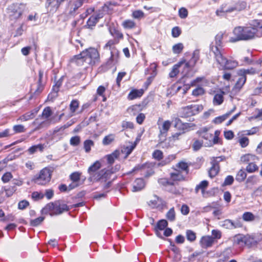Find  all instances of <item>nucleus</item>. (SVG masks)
Wrapping results in <instances>:
<instances>
[{"label":"nucleus","mask_w":262,"mask_h":262,"mask_svg":"<svg viewBox=\"0 0 262 262\" xmlns=\"http://www.w3.org/2000/svg\"><path fill=\"white\" fill-rule=\"evenodd\" d=\"M13 135L23 133L26 131L25 126L22 124H16L13 126Z\"/></svg>","instance_id":"6e6d98bb"},{"label":"nucleus","mask_w":262,"mask_h":262,"mask_svg":"<svg viewBox=\"0 0 262 262\" xmlns=\"http://www.w3.org/2000/svg\"><path fill=\"white\" fill-rule=\"evenodd\" d=\"M157 67L158 64L156 62L151 63L149 68L146 70L145 74L149 73L150 75L156 77L157 75Z\"/></svg>","instance_id":"a18cd8bd"},{"label":"nucleus","mask_w":262,"mask_h":262,"mask_svg":"<svg viewBox=\"0 0 262 262\" xmlns=\"http://www.w3.org/2000/svg\"><path fill=\"white\" fill-rule=\"evenodd\" d=\"M84 2L83 0L70 1L67 6L69 10V14L71 15L75 14L78 9L82 6Z\"/></svg>","instance_id":"a211bd4d"},{"label":"nucleus","mask_w":262,"mask_h":262,"mask_svg":"<svg viewBox=\"0 0 262 262\" xmlns=\"http://www.w3.org/2000/svg\"><path fill=\"white\" fill-rule=\"evenodd\" d=\"M224 92L221 91L220 93H217L214 95L213 98V104L214 105H220L222 104L224 101Z\"/></svg>","instance_id":"e433bc0d"},{"label":"nucleus","mask_w":262,"mask_h":262,"mask_svg":"<svg viewBox=\"0 0 262 262\" xmlns=\"http://www.w3.org/2000/svg\"><path fill=\"white\" fill-rule=\"evenodd\" d=\"M135 143L132 144L129 146H123L121 148V152L124 155V159H126L129 155L132 152L133 150L136 147Z\"/></svg>","instance_id":"f704fd0d"},{"label":"nucleus","mask_w":262,"mask_h":262,"mask_svg":"<svg viewBox=\"0 0 262 262\" xmlns=\"http://www.w3.org/2000/svg\"><path fill=\"white\" fill-rule=\"evenodd\" d=\"M162 120V118H159L157 122V125L159 126V129L158 137L159 138V140H161V142L165 140L166 137L167 136V133L171 126L172 122V121L169 120H165L162 124L161 126H160L159 122Z\"/></svg>","instance_id":"9d476101"},{"label":"nucleus","mask_w":262,"mask_h":262,"mask_svg":"<svg viewBox=\"0 0 262 262\" xmlns=\"http://www.w3.org/2000/svg\"><path fill=\"white\" fill-rule=\"evenodd\" d=\"M259 158L255 155L251 154H246L241 157V161L244 164H248L252 162H257L259 161Z\"/></svg>","instance_id":"b1692460"},{"label":"nucleus","mask_w":262,"mask_h":262,"mask_svg":"<svg viewBox=\"0 0 262 262\" xmlns=\"http://www.w3.org/2000/svg\"><path fill=\"white\" fill-rule=\"evenodd\" d=\"M53 112L50 106L45 107L41 113L40 117L48 121L49 123H54L55 122L52 119H50V117L52 115Z\"/></svg>","instance_id":"bb28decb"},{"label":"nucleus","mask_w":262,"mask_h":262,"mask_svg":"<svg viewBox=\"0 0 262 262\" xmlns=\"http://www.w3.org/2000/svg\"><path fill=\"white\" fill-rule=\"evenodd\" d=\"M115 135L114 134H110L105 136L102 140V144L104 145H108L111 144L115 141Z\"/></svg>","instance_id":"3c124183"},{"label":"nucleus","mask_w":262,"mask_h":262,"mask_svg":"<svg viewBox=\"0 0 262 262\" xmlns=\"http://www.w3.org/2000/svg\"><path fill=\"white\" fill-rule=\"evenodd\" d=\"M114 56L113 55V51L111 52V56L107 59V60L101 66V67L105 69V70H108L116 65L117 63V60L114 59Z\"/></svg>","instance_id":"c756f323"},{"label":"nucleus","mask_w":262,"mask_h":262,"mask_svg":"<svg viewBox=\"0 0 262 262\" xmlns=\"http://www.w3.org/2000/svg\"><path fill=\"white\" fill-rule=\"evenodd\" d=\"M242 218L246 222H251L255 220V217L252 212H245L243 213Z\"/></svg>","instance_id":"680f3d73"},{"label":"nucleus","mask_w":262,"mask_h":262,"mask_svg":"<svg viewBox=\"0 0 262 262\" xmlns=\"http://www.w3.org/2000/svg\"><path fill=\"white\" fill-rule=\"evenodd\" d=\"M63 79V76L61 77L57 81H56L55 84L53 86L52 91L55 92L56 94L59 91L60 88L62 84Z\"/></svg>","instance_id":"052dcab7"},{"label":"nucleus","mask_w":262,"mask_h":262,"mask_svg":"<svg viewBox=\"0 0 262 262\" xmlns=\"http://www.w3.org/2000/svg\"><path fill=\"white\" fill-rule=\"evenodd\" d=\"M186 236L187 239L190 242L195 241L196 237L195 233L191 230H187L186 231Z\"/></svg>","instance_id":"69168bd1"},{"label":"nucleus","mask_w":262,"mask_h":262,"mask_svg":"<svg viewBox=\"0 0 262 262\" xmlns=\"http://www.w3.org/2000/svg\"><path fill=\"white\" fill-rule=\"evenodd\" d=\"M110 33L112 36L115 37V40H118L119 42L120 40L123 39V34L118 29L116 28L112 29L110 30Z\"/></svg>","instance_id":"79ce46f5"},{"label":"nucleus","mask_w":262,"mask_h":262,"mask_svg":"<svg viewBox=\"0 0 262 262\" xmlns=\"http://www.w3.org/2000/svg\"><path fill=\"white\" fill-rule=\"evenodd\" d=\"M200 59V52L199 50H195L191 59L189 60L192 63V66H195Z\"/></svg>","instance_id":"338daca9"},{"label":"nucleus","mask_w":262,"mask_h":262,"mask_svg":"<svg viewBox=\"0 0 262 262\" xmlns=\"http://www.w3.org/2000/svg\"><path fill=\"white\" fill-rule=\"evenodd\" d=\"M247 7V3L243 1H237L234 7H231L233 12L234 11H241L246 9Z\"/></svg>","instance_id":"37998d69"},{"label":"nucleus","mask_w":262,"mask_h":262,"mask_svg":"<svg viewBox=\"0 0 262 262\" xmlns=\"http://www.w3.org/2000/svg\"><path fill=\"white\" fill-rule=\"evenodd\" d=\"M45 196V194L41 192L38 191H33L31 193V198L34 201H37L39 200H40L42 199Z\"/></svg>","instance_id":"0e129e2a"},{"label":"nucleus","mask_w":262,"mask_h":262,"mask_svg":"<svg viewBox=\"0 0 262 262\" xmlns=\"http://www.w3.org/2000/svg\"><path fill=\"white\" fill-rule=\"evenodd\" d=\"M44 89V85L41 83L37 82V89L31 95L30 97L29 98V100H31L32 99L38 96L39 95L41 92L43 91Z\"/></svg>","instance_id":"de8ad7c7"},{"label":"nucleus","mask_w":262,"mask_h":262,"mask_svg":"<svg viewBox=\"0 0 262 262\" xmlns=\"http://www.w3.org/2000/svg\"><path fill=\"white\" fill-rule=\"evenodd\" d=\"M172 168L174 170V171L170 173L169 178L171 182L173 183L174 186L178 182L185 181V177L181 170L174 168Z\"/></svg>","instance_id":"f3484780"},{"label":"nucleus","mask_w":262,"mask_h":262,"mask_svg":"<svg viewBox=\"0 0 262 262\" xmlns=\"http://www.w3.org/2000/svg\"><path fill=\"white\" fill-rule=\"evenodd\" d=\"M247 177V173L245 169H241L237 172L235 176V180L238 182H242L245 181Z\"/></svg>","instance_id":"49530a36"},{"label":"nucleus","mask_w":262,"mask_h":262,"mask_svg":"<svg viewBox=\"0 0 262 262\" xmlns=\"http://www.w3.org/2000/svg\"><path fill=\"white\" fill-rule=\"evenodd\" d=\"M189 164L184 161H180L176 165V167L181 171V172L184 171L186 174H188L189 172Z\"/></svg>","instance_id":"a19ab883"},{"label":"nucleus","mask_w":262,"mask_h":262,"mask_svg":"<svg viewBox=\"0 0 262 262\" xmlns=\"http://www.w3.org/2000/svg\"><path fill=\"white\" fill-rule=\"evenodd\" d=\"M172 122H173V127L177 130V132L183 134L193 130L196 127L195 124L184 122L179 117L173 118Z\"/></svg>","instance_id":"423d86ee"},{"label":"nucleus","mask_w":262,"mask_h":262,"mask_svg":"<svg viewBox=\"0 0 262 262\" xmlns=\"http://www.w3.org/2000/svg\"><path fill=\"white\" fill-rule=\"evenodd\" d=\"M225 159L224 156L213 157L211 161V166L208 171L209 176L213 178L217 176L220 170V162Z\"/></svg>","instance_id":"9b49d317"},{"label":"nucleus","mask_w":262,"mask_h":262,"mask_svg":"<svg viewBox=\"0 0 262 262\" xmlns=\"http://www.w3.org/2000/svg\"><path fill=\"white\" fill-rule=\"evenodd\" d=\"M232 33L233 36L229 38V42L232 43L241 40H251L255 36L254 29L250 27H236Z\"/></svg>","instance_id":"f03ea898"},{"label":"nucleus","mask_w":262,"mask_h":262,"mask_svg":"<svg viewBox=\"0 0 262 262\" xmlns=\"http://www.w3.org/2000/svg\"><path fill=\"white\" fill-rule=\"evenodd\" d=\"M215 243V240L210 235L203 236L200 241L201 247L204 249H207L212 246Z\"/></svg>","instance_id":"6ab92c4d"},{"label":"nucleus","mask_w":262,"mask_h":262,"mask_svg":"<svg viewBox=\"0 0 262 262\" xmlns=\"http://www.w3.org/2000/svg\"><path fill=\"white\" fill-rule=\"evenodd\" d=\"M237 75L238 76V78L235 83L234 89L239 90L243 87L245 83H246L247 80V77L243 75L238 71L237 72Z\"/></svg>","instance_id":"c85d7f7f"},{"label":"nucleus","mask_w":262,"mask_h":262,"mask_svg":"<svg viewBox=\"0 0 262 262\" xmlns=\"http://www.w3.org/2000/svg\"><path fill=\"white\" fill-rule=\"evenodd\" d=\"M232 12H233V9L231 8V7H228L227 3H223L215 11V14L218 16H221L227 13H231Z\"/></svg>","instance_id":"393cba45"},{"label":"nucleus","mask_w":262,"mask_h":262,"mask_svg":"<svg viewBox=\"0 0 262 262\" xmlns=\"http://www.w3.org/2000/svg\"><path fill=\"white\" fill-rule=\"evenodd\" d=\"M245 236L244 234H238L235 235L233 237L234 245L238 246L239 247L244 248L246 246Z\"/></svg>","instance_id":"a878e982"},{"label":"nucleus","mask_w":262,"mask_h":262,"mask_svg":"<svg viewBox=\"0 0 262 262\" xmlns=\"http://www.w3.org/2000/svg\"><path fill=\"white\" fill-rule=\"evenodd\" d=\"M44 148L45 146L43 144H38L37 145H33L29 147L28 149V151L29 154L32 155L36 152L37 150H39L40 152L43 151Z\"/></svg>","instance_id":"c03bdc74"},{"label":"nucleus","mask_w":262,"mask_h":262,"mask_svg":"<svg viewBox=\"0 0 262 262\" xmlns=\"http://www.w3.org/2000/svg\"><path fill=\"white\" fill-rule=\"evenodd\" d=\"M158 182L160 185L163 187H167L168 186H173V183L171 182L170 178H162L158 180Z\"/></svg>","instance_id":"603ef678"},{"label":"nucleus","mask_w":262,"mask_h":262,"mask_svg":"<svg viewBox=\"0 0 262 262\" xmlns=\"http://www.w3.org/2000/svg\"><path fill=\"white\" fill-rule=\"evenodd\" d=\"M225 60H223L221 66H223V69L224 70H232L236 68L238 65V62L235 60L227 59L224 57Z\"/></svg>","instance_id":"aec40b11"},{"label":"nucleus","mask_w":262,"mask_h":262,"mask_svg":"<svg viewBox=\"0 0 262 262\" xmlns=\"http://www.w3.org/2000/svg\"><path fill=\"white\" fill-rule=\"evenodd\" d=\"M94 142L93 140L88 139L83 142V148L86 153H89L91 150V147L94 146Z\"/></svg>","instance_id":"864d4df0"},{"label":"nucleus","mask_w":262,"mask_h":262,"mask_svg":"<svg viewBox=\"0 0 262 262\" xmlns=\"http://www.w3.org/2000/svg\"><path fill=\"white\" fill-rule=\"evenodd\" d=\"M256 162H252L248 164L246 167V170L249 173H252L258 170V166L256 164Z\"/></svg>","instance_id":"5fc2aeb1"},{"label":"nucleus","mask_w":262,"mask_h":262,"mask_svg":"<svg viewBox=\"0 0 262 262\" xmlns=\"http://www.w3.org/2000/svg\"><path fill=\"white\" fill-rule=\"evenodd\" d=\"M167 225L168 222L166 220L164 219L159 220L157 222L154 229L156 235L158 236H160V231L165 229Z\"/></svg>","instance_id":"7c9ffc66"},{"label":"nucleus","mask_w":262,"mask_h":262,"mask_svg":"<svg viewBox=\"0 0 262 262\" xmlns=\"http://www.w3.org/2000/svg\"><path fill=\"white\" fill-rule=\"evenodd\" d=\"M39 110L38 108H35L31 110L30 112H28L24 114L19 116L17 121H20L21 122H25L33 119L36 115L37 114Z\"/></svg>","instance_id":"412c9836"},{"label":"nucleus","mask_w":262,"mask_h":262,"mask_svg":"<svg viewBox=\"0 0 262 262\" xmlns=\"http://www.w3.org/2000/svg\"><path fill=\"white\" fill-rule=\"evenodd\" d=\"M108 85V83H106L105 86L100 85L98 87V88L97 89V90H96L97 94L98 96H101L103 98V100H102L103 101H105L106 100V98L105 96L104 95V93H105L106 89L107 88Z\"/></svg>","instance_id":"09e8293b"},{"label":"nucleus","mask_w":262,"mask_h":262,"mask_svg":"<svg viewBox=\"0 0 262 262\" xmlns=\"http://www.w3.org/2000/svg\"><path fill=\"white\" fill-rule=\"evenodd\" d=\"M23 12V10L17 4H12L7 9V13L11 20H15L20 18Z\"/></svg>","instance_id":"f8f14e48"},{"label":"nucleus","mask_w":262,"mask_h":262,"mask_svg":"<svg viewBox=\"0 0 262 262\" xmlns=\"http://www.w3.org/2000/svg\"><path fill=\"white\" fill-rule=\"evenodd\" d=\"M79 107V101L77 99H73L69 105V109L71 116L75 115V113Z\"/></svg>","instance_id":"4c0bfd02"},{"label":"nucleus","mask_w":262,"mask_h":262,"mask_svg":"<svg viewBox=\"0 0 262 262\" xmlns=\"http://www.w3.org/2000/svg\"><path fill=\"white\" fill-rule=\"evenodd\" d=\"M236 109V107L234 106L231 110L227 112L225 114L215 117L213 120V122L215 124H219L222 123L225 120H226L234 112Z\"/></svg>","instance_id":"cd10ccee"},{"label":"nucleus","mask_w":262,"mask_h":262,"mask_svg":"<svg viewBox=\"0 0 262 262\" xmlns=\"http://www.w3.org/2000/svg\"><path fill=\"white\" fill-rule=\"evenodd\" d=\"M183 62L184 61H180L172 67V70L169 73V76L170 78H174L177 76L179 73V68L183 64Z\"/></svg>","instance_id":"58836bf2"},{"label":"nucleus","mask_w":262,"mask_h":262,"mask_svg":"<svg viewBox=\"0 0 262 262\" xmlns=\"http://www.w3.org/2000/svg\"><path fill=\"white\" fill-rule=\"evenodd\" d=\"M70 210L69 207L62 201L58 200L47 204L41 209L43 214H49L51 216L58 215Z\"/></svg>","instance_id":"7ed1b4c3"},{"label":"nucleus","mask_w":262,"mask_h":262,"mask_svg":"<svg viewBox=\"0 0 262 262\" xmlns=\"http://www.w3.org/2000/svg\"><path fill=\"white\" fill-rule=\"evenodd\" d=\"M196 134L199 137L207 141V143L210 145H213L220 143V130H215L213 135L210 131L209 127L205 126L199 129L196 132Z\"/></svg>","instance_id":"20e7f679"},{"label":"nucleus","mask_w":262,"mask_h":262,"mask_svg":"<svg viewBox=\"0 0 262 262\" xmlns=\"http://www.w3.org/2000/svg\"><path fill=\"white\" fill-rule=\"evenodd\" d=\"M152 157L154 159L159 161V162L156 164L158 167H162L168 165L176 158L174 155H168L167 157L163 159V152L160 149L155 150L152 153Z\"/></svg>","instance_id":"0eeeda50"},{"label":"nucleus","mask_w":262,"mask_h":262,"mask_svg":"<svg viewBox=\"0 0 262 262\" xmlns=\"http://www.w3.org/2000/svg\"><path fill=\"white\" fill-rule=\"evenodd\" d=\"M71 61L79 66L87 64L93 67L100 62V53L95 48L89 47L79 54L73 56Z\"/></svg>","instance_id":"f257e3e1"},{"label":"nucleus","mask_w":262,"mask_h":262,"mask_svg":"<svg viewBox=\"0 0 262 262\" xmlns=\"http://www.w3.org/2000/svg\"><path fill=\"white\" fill-rule=\"evenodd\" d=\"M120 155V151L119 150H114L111 154L107 155V162L108 164L112 165L113 164L115 159L119 158Z\"/></svg>","instance_id":"ea45409f"},{"label":"nucleus","mask_w":262,"mask_h":262,"mask_svg":"<svg viewBox=\"0 0 262 262\" xmlns=\"http://www.w3.org/2000/svg\"><path fill=\"white\" fill-rule=\"evenodd\" d=\"M121 26L125 30H133L137 27L135 21L130 19H126L122 21Z\"/></svg>","instance_id":"72a5a7b5"},{"label":"nucleus","mask_w":262,"mask_h":262,"mask_svg":"<svg viewBox=\"0 0 262 262\" xmlns=\"http://www.w3.org/2000/svg\"><path fill=\"white\" fill-rule=\"evenodd\" d=\"M143 110V106L141 104H135L128 107L126 112L129 115L135 116L141 113Z\"/></svg>","instance_id":"4be33fe9"},{"label":"nucleus","mask_w":262,"mask_h":262,"mask_svg":"<svg viewBox=\"0 0 262 262\" xmlns=\"http://www.w3.org/2000/svg\"><path fill=\"white\" fill-rule=\"evenodd\" d=\"M103 17V14L97 12L92 15L88 19L84 27L86 29L93 30L98 23L99 19Z\"/></svg>","instance_id":"4468645a"},{"label":"nucleus","mask_w":262,"mask_h":262,"mask_svg":"<svg viewBox=\"0 0 262 262\" xmlns=\"http://www.w3.org/2000/svg\"><path fill=\"white\" fill-rule=\"evenodd\" d=\"M100 167L101 163L98 161H97L89 167L88 171L90 174H92L93 172H96L100 169Z\"/></svg>","instance_id":"4d7b16f0"},{"label":"nucleus","mask_w":262,"mask_h":262,"mask_svg":"<svg viewBox=\"0 0 262 262\" xmlns=\"http://www.w3.org/2000/svg\"><path fill=\"white\" fill-rule=\"evenodd\" d=\"M117 5V3L108 1L105 2L101 7V9L99 10L98 13L103 14V16L105 14H111L114 11V8Z\"/></svg>","instance_id":"dca6fc26"},{"label":"nucleus","mask_w":262,"mask_h":262,"mask_svg":"<svg viewBox=\"0 0 262 262\" xmlns=\"http://www.w3.org/2000/svg\"><path fill=\"white\" fill-rule=\"evenodd\" d=\"M246 246L248 247H252L256 246L257 244L261 241V238L260 235L253 234H246L245 235Z\"/></svg>","instance_id":"2eb2a0df"},{"label":"nucleus","mask_w":262,"mask_h":262,"mask_svg":"<svg viewBox=\"0 0 262 262\" xmlns=\"http://www.w3.org/2000/svg\"><path fill=\"white\" fill-rule=\"evenodd\" d=\"M144 93V90L141 89H132L127 95V99L128 100H133L141 98Z\"/></svg>","instance_id":"5701e85b"},{"label":"nucleus","mask_w":262,"mask_h":262,"mask_svg":"<svg viewBox=\"0 0 262 262\" xmlns=\"http://www.w3.org/2000/svg\"><path fill=\"white\" fill-rule=\"evenodd\" d=\"M203 110L202 104H191L181 108L180 112V117L186 118L197 115Z\"/></svg>","instance_id":"6e6552de"},{"label":"nucleus","mask_w":262,"mask_h":262,"mask_svg":"<svg viewBox=\"0 0 262 262\" xmlns=\"http://www.w3.org/2000/svg\"><path fill=\"white\" fill-rule=\"evenodd\" d=\"M156 165V163L150 162V163H145L142 165H137L135 166L133 170L128 172V173H131L132 172L136 170H139L145 168H149V170H147L145 173V177H149L155 173V171L154 170V168Z\"/></svg>","instance_id":"ddd939ff"},{"label":"nucleus","mask_w":262,"mask_h":262,"mask_svg":"<svg viewBox=\"0 0 262 262\" xmlns=\"http://www.w3.org/2000/svg\"><path fill=\"white\" fill-rule=\"evenodd\" d=\"M240 73H241L243 75L247 77V75H254L256 72V70L254 68H251L250 69H241L238 70Z\"/></svg>","instance_id":"e2e57ef3"},{"label":"nucleus","mask_w":262,"mask_h":262,"mask_svg":"<svg viewBox=\"0 0 262 262\" xmlns=\"http://www.w3.org/2000/svg\"><path fill=\"white\" fill-rule=\"evenodd\" d=\"M53 171L46 167L34 176L32 181L36 184L41 186L47 185L51 181Z\"/></svg>","instance_id":"39448f33"},{"label":"nucleus","mask_w":262,"mask_h":262,"mask_svg":"<svg viewBox=\"0 0 262 262\" xmlns=\"http://www.w3.org/2000/svg\"><path fill=\"white\" fill-rule=\"evenodd\" d=\"M166 218L170 221H174L176 219V213L174 207L171 208L167 212Z\"/></svg>","instance_id":"774afa93"},{"label":"nucleus","mask_w":262,"mask_h":262,"mask_svg":"<svg viewBox=\"0 0 262 262\" xmlns=\"http://www.w3.org/2000/svg\"><path fill=\"white\" fill-rule=\"evenodd\" d=\"M145 185V182L143 179L137 178L134 181L133 187V191H139L144 188Z\"/></svg>","instance_id":"2f4dec72"},{"label":"nucleus","mask_w":262,"mask_h":262,"mask_svg":"<svg viewBox=\"0 0 262 262\" xmlns=\"http://www.w3.org/2000/svg\"><path fill=\"white\" fill-rule=\"evenodd\" d=\"M205 93V89L202 86H198L192 92V95L195 97L202 96Z\"/></svg>","instance_id":"bf43d9fd"},{"label":"nucleus","mask_w":262,"mask_h":262,"mask_svg":"<svg viewBox=\"0 0 262 262\" xmlns=\"http://www.w3.org/2000/svg\"><path fill=\"white\" fill-rule=\"evenodd\" d=\"M210 51L213 53L217 63L221 64L225 60V57L223 55L222 41L220 39L217 40V37L215 38V43L210 46Z\"/></svg>","instance_id":"1a4fd4ad"},{"label":"nucleus","mask_w":262,"mask_h":262,"mask_svg":"<svg viewBox=\"0 0 262 262\" xmlns=\"http://www.w3.org/2000/svg\"><path fill=\"white\" fill-rule=\"evenodd\" d=\"M131 16L133 18L140 20L145 17V14L141 10H135L132 11Z\"/></svg>","instance_id":"8fccbe9b"},{"label":"nucleus","mask_w":262,"mask_h":262,"mask_svg":"<svg viewBox=\"0 0 262 262\" xmlns=\"http://www.w3.org/2000/svg\"><path fill=\"white\" fill-rule=\"evenodd\" d=\"M254 27H252L255 31V36L257 37L262 36V20H255L253 25Z\"/></svg>","instance_id":"c9c22d12"},{"label":"nucleus","mask_w":262,"mask_h":262,"mask_svg":"<svg viewBox=\"0 0 262 262\" xmlns=\"http://www.w3.org/2000/svg\"><path fill=\"white\" fill-rule=\"evenodd\" d=\"M209 186V182L207 180H203L201 181L198 185H197L194 189V192L196 194L198 193L199 190L201 191L203 195H204L205 190Z\"/></svg>","instance_id":"473e14b6"},{"label":"nucleus","mask_w":262,"mask_h":262,"mask_svg":"<svg viewBox=\"0 0 262 262\" xmlns=\"http://www.w3.org/2000/svg\"><path fill=\"white\" fill-rule=\"evenodd\" d=\"M226 221L230 223L234 228H241L243 226V224L240 217L235 221L227 220Z\"/></svg>","instance_id":"13d9d810"}]
</instances>
